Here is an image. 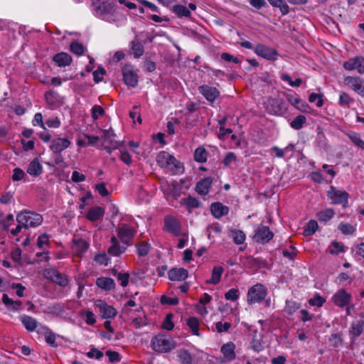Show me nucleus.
<instances>
[{
    "instance_id": "obj_1",
    "label": "nucleus",
    "mask_w": 364,
    "mask_h": 364,
    "mask_svg": "<svg viewBox=\"0 0 364 364\" xmlns=\"http://www.w3.org/2000/svg\"><path fill=\"white\" fill-rule=\"evenodd\" d=\"M151 346L154 351L164 353L173 350L176 347V343L171 336L159 334L152 338Z\"/></svg>"
},
{
    "instance_id": "obj_2",
    "label": "nucleus",
    "mask_w": 364,
    "mask_h": 364,
    "mask_svg": "<svg viewBox=\"0 0 364 364\" xmlns=\"http://www.w3.org/2000/svg\"><path fill=\"white\" fill-rule=\"evenodd\" d=\"M157 164L167 171L175 173L181 169L180 163L166 151H160L156 156Z\"/></svg>"
},
{
    "instance_id": "obj_3",
    "label": "nucleus",
    "mask_w": 364,
    "mask_h": 364,
    "mask_svg": "<svg viewBox=\"0 0 364 364\" xmlns=\"http://www.w3.org/2000/svg\"><path fill=\"white\" fill-rule=\"evenodd\" d=\"M18 223L22 224L24 228H35L43 222L40 214L31 211H22L16 216Z\"/></svg>"
},
{
    "instance_id": "obj_4",
    "label": "nucleus",
    "mask_w": 364,
    "mask_h": 364,
    "mask_svg": "<svg viewBox=\"0 0 364 364\" xmlns=\"http://www.w3.org/2000/svg\"><path fill=\"white\" fill-rule=\"evenodd\" d=\"M267 294V291L265 287L261 284H256L249 289L247 301L249 304L260 302L264 299Z\"/></svg>"
},
{
    "instance_id": "obj_5",
    "label": "nucleus",
    "mask_w": 364,
    "mask_h": 364,
    "mask_svg": "<svg viewBox=\"0 0 364 364\" xmlns=\"http://www.w3.org/2000/svg\"><path fill=\"white\" fill-rule=\"evenodd\" d=\"M92 7L95 15L104 20H109V15L113 11V6L111 4L100 0H93Z\"/></svg>"
},
{
    "instance_id": "obj_6",
    "label": "nucleus",
    "mask_w": 364,
    "mask_h": 364,
    "mask_svg": "<svg viewBox=\"0 0 364 364\" xmlns=\"http://www.w3.org/2000/svg\"><path fill=\"white\" fill-rule=\"evenodd\" d=\"M205 355V353L200 350L196 349V353L195 356L197 358L196 360L198 361L200 358L203 359V356ZM177 356L179 359L181 364H194L196 359L194 357L189 353L188 350L186 349H180L177 352Z\"/></svg>"
},
{
    "instance_id": "obj_7",
    "label": "nucleus",
    "mask_w": 364,
    "mask_h": 364,
    "mask_svg": "<svg viewBox=\"0 0 364 364\" xmlns=\"http://www.w3.org/2000/svg\"><path fill=\"white\" fill-rule=\"evenodd\" d=\"M254 51L258 56L267 60L274 61L278 58V53L274 48L264 45H257L254 48Z\"/></svg>"
},
{
    "instance_id": "obj_8",
    "label": "nucleus",
    "mask_w": 364,
    "mask_h": 364,
    "mask_svg": "<svg viewBox=\"0 0 364 364\" xmlns=\"http://www.w3.org/2000/svg\"><path fill=\"white\" fill-rule=\"evenodd\" d=\"M95 306L100 310V314L102 318H112L117 314V310L112 306L109 305L102 300L95 301Z\"/></svg>"
},
{
    "instance_id": "obj_9",
    "label": "nucleus",
    "mask_w": 364,
    "mask_h": 364,
    "mask_svg": "<svg viewBox=\"0 0 364 364\" xmlns=\"http://www.w3.org/2000/svg\"><path fill=\"white\" fill-rule=\"evenodd\" d=\"M122 75L126 85L133 87L137 85L138 75L132 65L127 64L123 67Z\"/></svg>"
},
{
    "instance_id": "obj_10",
    "label": "nucleus",
    "mask_w": 364,
    "mask_h": 364,
    "mask_svg": "<svg viewBox=\"0 0 364 364\" xmlns=\"http://www.w3.org/2000/svg\"><path fill=\"white\" fill-rule=\"evenodd\" d=\"M343 68L348 71L356 70L358 73H364V58L356 56L348 59L343 64Z\"/></svg>"
},
{
    "instance_id": "obj_11",
    "label": "nucleus",
    "mask_w": 364,
    "mask_h": 364,
    "mask_svg": "<svg viewBox=\"0 0 364 364\" xmlns=\"http://www.w3.org/2000/svg\"><path fill=\"white\" fill-rule=\"evenodd\" d=\"M328 196L334 204H342L345 206L348 203V193L336 190L333 186H331L330 190L328 191Z\"/></svg>"
},
{
    "instance_id": "obj_12",
    "label": "nucleus",
    "mask_w": 364,
    "mask_h": 364,
    "mask_svg": "<svg viewBox=\"0 0 364 364\" xmlns=\"http://www.w3.org/2000/svg\"><path fill=\"white\" fill-rule=\"evenodd\" d=\"M351 299V294L341 289L333 295L331 300L336 306L343 308L348 306Z\"/></svg>"
},
{
    "instance_id": "obj_13",
    "label": "nucleus",
    "mask_w": 364,
    "mask_h": 364,
    "mask_svg": "<svg viewBox=\"0 0 364 364\" xmlns=\"http://www.w3.org/2000/svg\"><path fill=\"white\" fill-rule=\"evenodd\" d=\"M135 233L136 230L133 228L128 225H123L119 228L117 236L120 239L122 243H124L128 247Z\"/></svg>"
},
{
    "instance_id": "obj_14",
    "label": "nucleus",
    "mask_w": 364,
    "mask_h": 364,
    "mask_svg": "<svg viewBox=\"0 0 364 364\" xmlns=\"http://www.w3.org/2000/svg\"><path fill=\"white\" fill-rule=\"evenodd\" d=\"M71 144V141L65 137H58L50 141V149L55 154H60Z\"/></svg>"
},
{
    "instance_id": "obj_15",
    "label": "nucleus",
    "mask_w": 364,
    "mask_h": 364,
    "mask_svg": "<svg viewBox=\"0 0 364 364\" xmlns=\"http://www.w3.org/2000/svg\"><path fill=\"white\" fill-rule=\"evenodd\" d=\"M164 229L166 231L178 236L181 233V225L179 221L174 217L168 216L164 219Z\"/></svg>"
},
{
    "instance_id": "obj_16",
    "label": "nucleus",
    "mask_w": 364,
    "mask_h": 364,
    "mask_svg": "<svg viewBox=\"0 0 364 364\" xmlns=\"http://www.w3.org/2000/svg\"><path fill=\"white\" fill-rule=\"evenodd\" d=\"M344 84L355 92L364 95V83L360 78L350 76L346 77L344 79Z\"/></svg>"
},
{
    "instance_id": "obj_17",
    "label": "nucleus",
    "mask_w": 364,
    "mask_h": 364,
    "mask_svg": "<svg viewBox=\"0 0 364 364\" xmlns=\"http://www.w3.org/2000/svg\"><path fill=\"white\" fill-rule=\"evenodd\" d=\"M273 237V233L268 227L262 226L256 231L254 239L257 242L267 243Z\"/></svg>"
},
{
    "instance_id": "obj_18",
    "label": "nucleus",
    "mask_w": 364,
    "mask_h": 364,
    "mask_svg": "<svg viewBox=\"0 0 364 364\" xmlns=\"http://www.w3.org/2000/svg\"><path fill=\"white\" fill-rule=\"evenodd\" d=\"M89 247V243L80 238H74L72 245L73 253L77 256L82 257Z\"/></svg>"
},
{
    "instance_id": "obj_19",
    "label": "nucleus",
    "mask_w": 364,
    "mask_h": 364,
    "mask_svg": "<svg viewBox=\"0 0 364 364\" xmlns=\"http://www.w3.org/2000/svg\"><path fill=\"white\" fill-rule=\"evenodd\" d=\"M199 90L204 97L211 103H213L220 95L217 88L208 85L199 87Z\"/></svg>"
},
{
    "instance_id": "obj_20",
    "label": "nucleus",
    "mask_w": 364,
    "mask_h": 364,
    "mask_svg": "<svg viewBox=\"0 0 364 364\" xmlns=\"http://www.w3.org/2000/svg\"><path fill=\"white\" fill-rule=\"evenodd\" d=\"M235 345L232 342H228L222 346L220 351L225 361L230 362L235 359Z\"/></svg>"
},
{
    "instance_id": "obj_21",
    "label": "nucleus",
    "mask_w": 364,
    "mask_h": 364,
    "mask_svg": "<svg viewBox=\"0 0 364 364\" xmlns=\"http://www.w3.org/2000/svg\"><path fill=\"white\" fill-rule=\"evenodd\" d=\"M287 100L292 106H294L299 111L302 112H308L309 106L305 101L301 100L298 95H288Z\"/></svg>"
},
{
    "instance_id": "obj_22",
    "label": "nucleus",
    "mask_w": 364,
    "mask_h": 364,
    "mask_svg": "<svg viewBox=\"0 0 364 364\" xmlns=\"http://www.w3.org/2000/svg\"><path fill=\"white\" fill-rule=\"evenodd\" d=\"M188 276V271L184 268H173L168 272V277L171 281H184Z\"/></svg>"
},
{
    "instance_id": "obj_23",
    "label": "nucleus",
    "mask_w": 364,
    "mask_h": 364,
    "mask_svg": "<svg viewBox=\"0 0 364 364\" xmlns=\"http://www.w3.org/2000/svg\"><path fill=\"white\" fill-rule=\"evenodd\" d=\"M127 248V246L124 243L120 245L117 238L113 237L111 238V246L108 250V252L112 256H119L124 252Z\"/></svg>"
},
{
    "instance_id": "obj_24",
    "label": "nucleus",
    "mask_w": 364,
    "mask_h": 364,
    "mask_svg": "<svg viewBox=\"0 0 364 364\" xmlns=\"http://www.w3.org/2000/svg\"><path fill=\"white\" fill-rule=\"evenodd\" d=\"M213 180L211 178L208 177L200 181L196 187V191L201 196H205L209 193L211 187Z\"/></svg>"
},
{
    "instance_id": "obj_25",
    "label": "nucleus",
    "mask_w": 364,
    "mask_h": 364,
    "mask_svg": "<svg viewBox=\"0 0 364 364\" xmlns=\"http://www.w3.org/2000/svg\"><path fill=\"white\" fill-rule=\"evenodd\" d=\"M180 204L184 206L188 210V213H192L193 210L200 206V202L196 198L188 196L187 198H182L180 201Z\"/></svg>"
},
{
    "instance_id": "obj_26",
    "label": "nucleus",
    "mask_w": 364,
    "mask_h": 364,
    "mask_svg": "<svg viewBox=\"0 0 364 364\" xmlns=\"http://www.w3.org/2000/svg\"><path fill=\"white\" fill-rule=\"evenodd\" d=\"M210 210L213 215L216 218H220L229 212L228 208L219 202L213 203L210 206Z\"/></svg>"
},
{
    "instance_id": "obj_27",
    "label": "nucleus",
    "mask_w": 364,
    "mask_h": 364,
    "mask_svg": "<svg viewBox=\"0 0 364 364\" xmlns=\"http://www.w3.org/2000/svg\"><path fill=\"white\" fill-rule=\"evenodd\" d=\"M251 348L257 352L261 351L263 346V341H262V333H257L256 330L253 331L252 341L250 342Z\"/></svg>"
},
{
    "instance_id": "obj_28",
    "label": "nucleus",
    "mask_w": 364,
    "mask_h": 364,
    "mask_svg": "<svg viewBox=\"0 0 364 364\" xmlns=\"http://www.w3.org/2000/svg\"><path fill=\"white\" fill-rule=\"evenodd\" d=\"M223 271V267L215 266L212 270L211 277L205 282L206 284L213 285L218 284L220 282Z\"/></svg>"
},
{
    "instance_id": "obj_29",
    "label": "nucleus",
    "mask_w": 364,
    "mask_h": 364,
    "mask_svg": "<svg viewBox=\"0 0 364 364\" xmlns=\"http://www.w3.org/2000/svg\"><path fill=\"white\" fill-rule=\"evenodd\" d=\"M2 301L8 309L15 311H19L22 305V302L20 300L14 301L7 294L3 295Z\"/></svg>"
},
{
    "instance_id": "obj_30",
    "label": "nucleus",
    "mask_w": 364,
    "mask_h": 364,
    "mask_svg": "<svg viewBox=\"0 0 364 364\" xmlns=\"http://www.w3.org/2000/svg\"><path fill=\"white\" fill-rule=\"evenodd\" d=\"M53 60L59 67H64L71 63L72 58L70 55L66 53H60L54 55Z\"/></svg>"
},
{
    "instance_id": "obj_31",
    "label": "nucleus",
    "mask_w": 364,
    "mask_h": 364,
    "mask_svg": "<svg viewBox=\"0 0 364 364\" xmlns=\"http://www.w3.org/2000/svg\"><path fill=\"white\" fill-rule=\"evenodd\" d=\"M98 287L104 290H111L115 287L114 281L109 277H100L96 280Z\"/></svg>"
},
{
    "instance_id": "obj_32",
    "label": "nucleus",
    "mask_w": 364,
    "mask_h": 364,
    "mask_svg": "<svg viewBox=\"0 0 364 364\" xmlns=\"http://www.w3.org/2000/svg\"><path fill=\"white\" fill-rule=\"evenodd\" d=\"M105 214V210L100 206L92 207L87 214V218L90 221H96L101 218Z\"/></svg>"
},
{
    "instance_id": "obj_33",
    "label": "nucleus",
    "mask_w": 364,
    "mask_h": 364,
    "mask_svg": "<svg viewBox=\"0 0 364 364\" xmlns=\"http://www.w3.org/2000/svg\"><path fill=\"white\" fill-rule=\"evenodd\" d=\"M115 134L112 132L105 130L102 137V142L106 147L116 148L117 142L114 140Z\"/></svg>"
},
{
    "instance_id": "obj_34",
    "label": "nucleus",
    "mask_w": 364,
    "mask_h": 364,
    "mask_svg": "<svg viewBox=\"0 0 364 364\" xmlns=\"http://www.w3.org/2000/svg\"><path fill=\"white\" fill-rule=\"evenodd\" d=\"M43 167L37 159L33 160L28 165L27 173L31 176H37L42 173Z\"/></svg>"
},
{
    "instance_id": "obj_35",
    "label": "nucleus",
    "mask_w": 364,
    "mask_h": 364,
    "mask_svg": "<svg viewBox=\"0 0 364 364\" xmlns=\"http://www.w3.org/2000/svg\"><path fill=\"white\" fill-rule=\"evenodd\" d=\"M364 329V321L363 320H358L353 322L350 329V333L355 337L359 336Z\"/></svg>"
},
{
    "instance_id": "obj_36",
    "label": "nucleus",
    "mask_w": 364,
    "mask_h": 364,
    "mask_svg": "<svg viewBox=\"0 0 364 364\" xmlns=\"http://www.w3.org/2000/svg\"><path fill=\"white\" fill-rule=\"evenodd\" d=\"M21 321L28 331H33L37 326L36 319L31 316H23L21 318Z\"/></svg>"
},
{
    "instance_id": "obj_37",
    "label": "nucleus",
    "mask_w": 364,
    "mask_h": 364,
    "mask_svg": "<svg viewBox=\"0 0 364 364\" xmlns=\"http://www.w3.org/2000/svg\"><path fill=\"white\" fill-rule=\"evenodd\" d=\"M334 211L331 208H326L318 212L316 215L317 218L321 222H327L330 220L334 215Z\"/></svg>"
},
{
    "instance_id": "obj_38",
    "label": "nucleus",
    "mask_w": 364,
    "mask_h": 364,
    "mask_svg": "<svg viewBox=\"0 0 364 364\" xmlns=\"http://www.w3.org/2000/svg\"><path fill=\"white\" fill-rule=\"evenodd\" d=\"M268 1L272 6L279 8L282 14L289 13V6L285 0H268Z\"/></svg>"
},
{
    "instance_id": "obj_39",
    "label": "nucleus",
    "mask_w": 364,
    "mask_h": 364,
    "mask_svg": "<svg viewBox=\"0 0 364 364\" xmlns=\"http://www.w3.org/2000/svg\"><path fill=\"white\" fill-rule=\"evenodd\" d=\"M294 149V146L293 144H289L284 149H280L277 146H273L271 149V151L275 152V156L277 158H283L284 157L285 154L288 153L289 151H293Z\"/></svg>"
},
{
    "instance_id": "obj_40",
    "label": "nucleus",
    "mask_w": 364,
    "mask_h": 364,
    "mask_svg": "<svg viewBox=\"0 0 364 364\" xmlns=\"http://www.w3.org/2000/svg\"><path fill=\"white\" fill-rule=\"evenodd\" d=\"M173 11L177 15L178 17H190L191 15L189 9L183 5H175L173 8Z\"/></svg>"
},
{
    "instance_id": "obj_41",
    "label": "nucleus",
    "mask_w": 364,
    "mask_h": 364,
    "mask_svg": "<svg viewBox=\"0 0 364 364\" xmlns=\"http://www.w3.org/2000/svg\"><path fill=\"white\" fill-rule=\"evenodd\" d=\"M186 323L195 336H200L199 320L196 317H190L187 319Z\"/></svg>"
},
{
    "instance_id": "obj_42",
    "label": "nucleus",
    "mask_w": 364,
    "mask_h": 364,
    "mask_svg": "<svg viewBox=\"0 0 364 364\" xmlns=\"http://www.w3.org/2000/svg\"><path fill=\"white\" fill-rule=\"evenodd\" d=\"M328 250L332 255H338L345 252V247L342 243L333 241L328 246Z\"/></svg>"
},
{
    "instance_id": "obj_43",
    "label": "nucleus",
    "mask_w": 364,
    "mask_h": 364,
    "mask_svg": "<svg viewBox=\"0 0 364 364\" xmlns=\"http://www.w3.org/2000/svg\"><path fill=\"white\" fill-rule=\"evenodd\" d=\"M348 136L355 146L361 149H364V141L358 134L354 132H350L348 134Z\"/></svg>"
},
{
    "instance_id": "obj_44",
    "label": "nucleus",
    "mask_w": 364,
    "mask_h": 364,
    "mask_svg": "<svg viewBox=\"0 0 364 364\" xmlns=\"http://www.w3.org/2000/svg\"><path fill=\"white\" fill-rule=\"evenodd\" d=\"M318 227V223L316 220H309L306 225V227L304 230V235L305 236H310L314 235L317 230Z\"/></svg>"
},
{
    "instance_id": "obj_45",
    "label": "nucleus",
    "mask_w": 364,
    "mask_h": 364,
    "mask_svg": "<svg viewBox=\"0 0 364 364\" xmlns=\"http://www.w3.org/2000/svg\"><path fill=\"white\" fill-rule=\"evenodd\" d=\"M306 118L303 115H299L296 117L291 122V127L296 129L299 130L303 127V125L306 123Z\"/></svg>"
},
{
    "instance_id": "obj_46",
    "label": "nucleus",
    "mask_w": 364,
    "mask_h": 364,
    "mask_svg": "<svg viewBox=\"0 0 364 364\" xmlns=\"http://www.w3.org/2000/svg\"><path fill=\"white\" fill-rule=\"evenodd\" d=\"M195 160L198 162H205L207 159V152L203 147H198L196 149L194 153Z\"/></svg>"
},
{
    "instance_id": "obj_47",
    "label": "nucleus",
    "mask_w": 364,
    "mask_h": 364,
    "mask_svg": "<svg viewBox=\"0 0 364 364\" xmlns=\"http://www.w3.org/2000/svg\"><path fill=\"white\" fill-rule=\"evenodd\" d=\"M231 234L233 241L236 245H241L245 242V235L242 231L235 230L231 231Z\"/></svg>"
},
{
    "instance_id": "obj_48",
    "label": "nucleus",
    "mask_w": 364,
    "mask_h": 364,
    "mask_svg": "<svg viewBox=\"0 0 364 364\" xmlns=\"http://www.w3.org/2000/svg\"><path fill=\"white\" fill-rule=\"evenodd\" d=\"M81 316L85 319V323L88 325H93L96 322L95 316L91 311H82Z\"/></svg>"
},
{
    "instance_id": "obj_49",
    "label": "nucleus",
    "mask_w": 364,
    "mask_h": 364,
    "mask_svg": "<svg viewBox=\"0 0 364 364\" xmlns=\"http://www.w3.org/2000/svg\"><path fill=\"white\" fill-rule=\"evenodd\" d=\"M240 297V292L237 289L232 288L225 294V299L228 301H235Z\"/></svg>"
},
{
    "instance_id": "obj_50",
    "label": "nucleus",
    "mask_w": 364,
    "mask_h": 364,
    "mask_svg": "<svg viewBox=\"0 0 364 364\" xmlns=\"http://www.w3.org/2000/svg\"><path fill=\"white\" fill-rule=\"evenodd\" d=\"M132 50L134 56L136 58L141 57L144 53L143 46L138 42L132 43Z\"/></svg>"
},
{
    "instance_id": "obj_51",
    "label": "nucleus",
    "mask_w": 364,
    "mask_h": 364,
    "mask_svg": "<svg viewBox=\"0 0 364 364\" xmlns=\"http://www.w3.org/2000/svg\"><path fill=\"white\" fill-rule=\"evenodd\" d=\"M52 282L61 287H65L68 283L67 277L64 274L60 273L58 271L56 272L55 276Z\"/></svg>"
},
{
    "instance_id": "obj_52",
    "label": "nucleus",
    "mask_w": 364,
    "mask_h": 364,
    "mask_svg": "<svg viewBox=\"0 0 364 364\" xmlns=\"http://www.w3.org/2000/svg\"><path fill=\"white\" fill-rule=\"evenodd\" d=\"M52 282L61 287H65L68 283L67 277L64 274L60 273L58 271L56 272L55 276Z\"/></svg>"
},
{
    "instance_id": "obj_53",
    "label": "nucleus",
    "mask_w": 364,
    "mask_h": 364,
    "mask_svg": "<svg viewBox=\"0 0 364 364\" xmlns=\"http://www.w3.org/2000/svg\"><path fill=\"white\" fill-rule=\"evenodd\" d=\"M309 101L311 103L316 102L318 107H321L323 105V95L321 94L311 93L309 97Z\"/></svg>"
},
{
    "instance_id": "obj_54",
    "label": "nucleus",
    "mask_w": 364,
    "mask_h": 364,
    "mask_svg": "<svg viewBox=\"0 0 364 364\" xmlns=\"http://www.w3.org/2000/svg\"><path fill=\"white\" fill-rule=\"evenodd\" d=\"M338 228L344 235H352L355 231V228L348 223H341Z\"/></svg>"
},
{
    "instance_id": "obj_55",
    "label": "nucleus",
    "mask_w": 364,
    "mask_h": 364,
    "mask_svg": "<svg viewBox=\"0 0 364 364\" xmlns=\"http://www.w3.org/2000/svg\"><path fill=\"white\" fill-rule=\"evenodd\" d=\"M326 302V299L318 294L315 295L313 298L309 300V304L311 306H316L321 307Z\"/></svg>"
},
{
    "instance_id": "obj_56",
    "label": "nucleus",
    "mask_w": 364,
    "mask_h": 364,
    "mask_svg": "<svg viewBox=\"0 0 364 364\" xmlns=\"http://www.w3.org/2000/svg\"><path fill=\"white\" fill-rule=\"evenodd\" d=\"M172 318H173V314H167L164 320V322L162 324V328L166 330H168V331H171L174 327V324L172 321Z\"/></svg>"
},
{
    "instance_id": "obj_57",
    "label": "nucleus",
    "mask_w": 364,
    "mask_h": 364,
    "mask_svg": "<svg viewBox=\"0 0 364 364\" xmlns=\"http://www.w3.org/2000/svg\"><path fill=\"white\" fill-rule=\"evenodd\" d=\"M70 50L77 55H80L84 53L85 48L82 45L77 42H73L70 45Z\"/></svg>"
},
{
    "instance_id": "obj_58",
    "label": "nucleus",
    "mask_w": 364,
    "mask_h": 364,
    "mask_svg": "<svg viewBox=\"0 0 364 364\" xmlns=\"http://www.w3.org/2000/svg\"><path fill=\"white\" fill-rule=\"evenodd\" d=\"M90 358H95L100 360L103 356V353L100 350L92 347L90 351L86 353Z\"/></svg>"
},
{
    "instance_id": "obj_59",
    "label": "nucleus",
    "mask_w": 364,
    "mask_h": 364,
    "mask_svg": "<svg viewBox=\"0 0 364 364\" xmlns=\"http://www.w3.org/2000/svg\"><path fill=\"white\" fill-rule=\"evenodd\" d=\"M105 113L104 109L99 105H95L92 109V117L95 120Z\"/></svg>"
},
{
    "instance_id": "obj_60",
    "label": "nucleus",
    "mask_w": 364,
    "mask_h": 364,
    "mask_svg": "<svg viewBox=\"0 0 364 364\" xmlns=\"http://www.w3.org/2000/svg\"><path fill=\"white\" fill-rule=\"evenodd\" d=\"M106 71L105 70L102 68L99 67L94 73H93V77L94 80L95 82H100L102 81L103 76L105 75Z\"/></svg>"
},
{
    "instance_id": "obj_61",
    "label": "nucleus",
    "mask_w": 364,
    "mask_h": 364,
    "mask_svg": "<svg viewBox=\"0 0 364 364\" xmlns=\"http://www.w3.org/2000/svg\"><path fill=\"white\" fill-rule=\"evenodd\" d=\"M21 250L19 247L14 248L11 252V259L18 264L21 261Z\"/></svg>"
},
{
    "instance_id": "obj_62",
    "label": "nucleus",
    "mask_w": 364,
    "mask_h": 364,
    "mask_svg": "<svg viewBox=\"0 0 364 364\" xmlns=\"http://www.w3.org/2000/svg\"><path fill=\"white\" fill-rule=\"evenodd\" d=\"M149 251V245L146 242H141L137 246V252L139 256H145Z\"/></svg>"
},
{
    "instance_id": "obj_63",
    "label": "nucleus",
    "mask_w": 364,
    "mask_h": 364,
    "mask_svg": "<svg viewBox=\"0 0 364 364\" xmlns=\"http://www.w3.org/2000/svg\"><path fill=\"white\" fill-rule=\"evenodd\" d=\"M24 176H25V173L22 169H21L19 168H16L14 169L13 175H12L13 181H21L23 179Z\"/></svg>"
},
{
    "instance_id": "obj_64",
    "label": "nucleus",
    "mask_w": 364,
    "mask_h": 364,
    "mask_svg": "<svg viewBox=\"0 0 364 364\" xmlns=\"http://www.w3.org/2000/svg\"><path fill=\"white\" fill-rule=\"evenodd\" d=\"M49 237L48 235L43 234L38 236L37 240V245L39 248H43L48 244Z\"/></svg>"
}]
</instances>
